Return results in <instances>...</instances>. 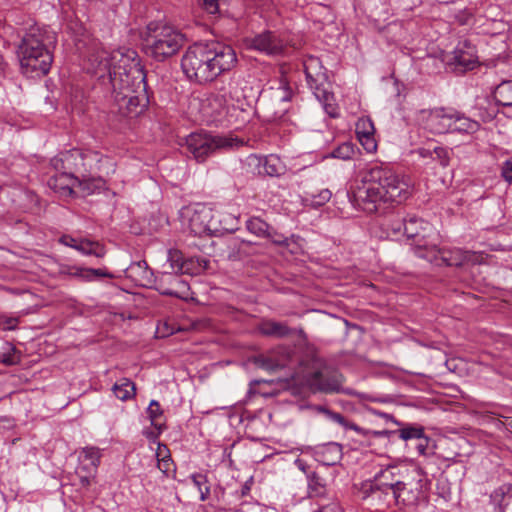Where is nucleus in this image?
Instances as JSON below:
<instances>
[{"label":"nucleus","instance_id":"nucleus-1","mask_svg":"<svg viewBox=\"0 0 512 512\" xmlns=\"http://www.w3.org/2000/svg\"><path fill=\"white\" fill-rule=\"evenodd\" d=\"M135 55L134 51L109 53L102 47H94L87 55L85 66L98 78L107 77L118 111L130 117L139 115L148 105L145 76L135 63Z\"/></svg>","mask_w":512,"mask_h":512},{"label":"nucleus","instance_id":"nucleus-2","mask_svg":"<svg viewBox=\"0 0 512 512\" xmlns=\"http://www.w3.org/2000/svg\"><path fill=\"white\" fill-rule=\"evenodd\" d=\"M410 194V184L404 176L389 167L374 165L365 172L361 185L348 197L358 209L375 213L381 203L400 204Z\"/></svg>","mask_w":512,"mask_h":512},{"label":"nucleus","instance_id":"nucleus-3","mask_svg":"<svg viewBox=\"0 0 512 512\" xmlns=\"http://www.w3.org/2000/svg\"><path fill=\"white\" fill-rule=\"evenodd\" d=\"M237 63L236 52L230 45L212 41L189 46L182 56L181 69L190 81L207 84L233 70Z\"/></svg>","mask_w":512,"mask_h":512},{"label":"nucleus","instance_id":"nucleus-4","mask_svg":"<svg viewBox=\"0 0 512 512\" xmlns=\"http://www.w3.org/2000/svg\"><path fill=\"white\" fill-rule=\"evenodd\" d=\"M53 41L54 36L38 26L31 27L25 33L17 48L20 67L24 74L39 77L49 72L53 62L49 45Z\"/></svg>","mask_w":512,"mask_h":512},{"label":"nucleus","instance_id":"nucleus-5","mask_svg":"<svg viewBox=\"0 0 512 512\" xmlns=\"http://www.w3.org/2000/svg\"><path fill=\"white\" fill-rule=\"evenodd\" d=\"M147 28L145 52L156 61L172 57L185 43V36L172 26L151 23Z\"/></svg>","mask_w":512,"mask_h":512},{"label":"nucleus","instance_id":"nucleus-6","mask_svg":"<svg viewBox=\"0 0 512 512\" xmlns=\"http://www.w3.org/2000/svg\"><path fill=\"white\" fill-rule=\"evenodd\" d=\"M108 160L96 151L72 149L59 153L51 159V165L56 172H65L72 177H85L99 169L98 164Z\"/></svg>","mask_w":512,"mask_h":512},{"label":"nucleus","instance_id":"nucleus-7","mask_svg":"<svg viewBox=\"0 0 512 512\" xmlns=\"http://www.w3.org/2000/svg\"><path fill=\"white\" fill-rule=\"evenodd\" d=\"M303 65L309 88L323 105L325 112L332 118L337 117L339 115L338 106L334 102L333 93L329 91L330 84L320 59L308 56Z\"/></svg>","mask_w":512,"mask_h":512},{"label":"nucleus","instance_id":"nucleus-8","mask_svg":"<svg viewBox=\"0 0 512 512\" xmlns=\"http://www.w3.org/2000/svg\"><path fill=\"white\" fill-rule=\"evenodd\" d=\"M302 378L311 390L324 393L338 392L342 383V375L317 357L304 364Z\"/></svg>","mask_w":512,"mask_h":512},{"label":"nucleus","instance_id":"nucleus-9","mask_svg":"<svg viewBox=\"0 0 512 512\" xmlns=\"http://www.w3.org/2000/svg\"><path fill=\"white\" fill-rule=\"evenodd\" d=\"M241 144L236 138L192 133L186 139L187 150L198 162H203L217 150H227Z\"/></svg>","mask_w":512,"mask_h":512},{"label":"nucleus","instance_id":"nucleus-10","mask_svg":"<svg viewBox=\"0 0 512 512\" xmlns=\"http://www.w3.org/2000/svg\"><path fill=\"white\" fill-rule=\"evenodd\" d=\"M420 258L426 259L436 265H446L451 267H462L466 264H480L484 257L480 252L462 250L460 248H438L435 244L431 245L428 252L420 251Z\"/></svg>","mask_w":512,"mask_h":512},{"label":"nucleus","instance_id":"nucleus-11","mask_svg":"<svg viewBox=\"0 0 512 512\" xmlns=\"http://www.w3.org/2000/svg\"><path fill=\"white\" fill-rule=\"evenodd\" d=\"M359 497L365 501L374 512H387L397 507L395 490L383 488L381 485L371 480L361 483Z\"/></svg>","mask_w":512,"mask_h":512},{"label":"nucleus","instance_id":"nucleus-12","mask_svg":"<svg viewBox=\"0 0 512 512\" xmlns=\"http://www.w3.org/2000/svg\"><path fill=\"white\" fill-rule=\"evenodd\" d=\"M182 224L195 236L210 235L217 230L212 224V212L202 205L186 206L180 210Z\"/></svg>","mask_w":512,"mask_h":512},{"label":"nucleus","instance_id":"nucleus-13","mask_svg":"<svg viewBox=\"0 0 512 512\" xmlns=\"http://www.w3.org/2000/svg\"><path fill=\"white\" fill-rule=\"evenodd\" d=\"M403 232L409 239L414 240L413 249L416 256L421 252H428L431 243L427 238L434 232L433 226L423 219L411 215L403 219Z\"/></svg>","mask_w":512,"mask_h":512},{"label":"nucleus","instance_id":"nucleus-14","mask_svg":"<svg viewBox=\"0 0 512 512\" xmlns=\"http://www.w3.org/2000/svg\"><path fill=\"white\" fill-rule=\"evenodd\" d=\"M153 287L161 295L172 296L182 300H188L191 297L189 284L182 280L177 273H161L155 278Z\"/></svg>","mask_w":512,"mask_h":512},{"label":"nucleus","instance_id":"nucleus-15","mask_svg":"<svg viewBox=\"0 0 512 512\" xmlns=\"http://www.w3.org/2000/svg\"><path fill=\"white\" fill-rule=\"evenodd\" d=\"M421 114L425 129L431 133L445 134L451 132L453 109L441 107L422 111Z\"/></svg>","mask_w":512,"mask_h":512},{"label":"nucleus","instance_id":"nucleus-16","mask_svg":"<svg viewBox=\"0 0 512 512\" xmlns=\"http://www.w3.org/2000/svg\"><path fill=\"white\" fill-rule=\"evenodd\" d=\"M250 46L267 55H279L285 50V42L280 36L271 31H265L256 35L252 40Z\"/></svg>","mask_w":512,"mask_h":512},{"label":"nucleus","instance_id":"nucleus-17","mask_svg":"<svg viewBox=\"0 0 512 512\" xmlns=\"http://www.w3.org/2000/svg\"><path fill=\"white\" fill-rule=\"evenodd\" d=\"M407 474V469H403L398 465H387L378 471L371 481L381 485L383 488L395 490Z\"/></svg>","mask_w":512,"mask_h":512},{"label":"nucleus","instance_id":"nucleus-18","mask_svg":"<svg viewBox=\"0 0 512 512\" xmlns=\"http://www.w3.org/2000/svg\"><path fill=\"white\" fill-rule=\"evenodd\" d=\"M375 128L371 119L369 118H361L356 123V135L363 146V148L369 152L373 153L377 149V143L374 137Z\"/></svg>","mask_w":512,"mask_h":512},{"label":"nucleus","instance_id":"nucleus-19","mask_svg":"<svg viewBox=\"0 0 512 512\" xmlns=\"http://www.w3.org/2000/svg\"><path fill=\"white\" fill-rule=\"evenodd\" d=\"M420 489L410 481L408 474L401 481V484L395 489V498H397V506L414 505L419 499Z\"/></svg>","mask_w":512,"mask_h":512},{"label":"nucleus","instance_id":"nucleus-20","mask_svg":"<svg viewBox=\"0 0 512 512\" xmlns=\"http://www.w3.org/2000/svg\"><path fill=\"white\" fill-rule=\"evenodd\" d=\"M453 60L463 70H472L478 63L475 47L464 41L453 52Z\"/></svg>","mask_w":512,"mask_h":512},{"label":"nucleus","instance_id":"nucleus-21","mask_svg":"<svg viewBox=\"0 0 512 512\" xmlns=\"http://www.w3.org/2000/svg\"><path fill=\"white\" fill-rule=\"evenodd\" d=\"M245 87L246 81L244 78L240 75H233L230 77L228 84L223 86L220 90L230 102H235L237 106L240 107L243 100L246 98Z\"/></svg>","mask_w":512,"mask_h":512},{"label":"nucleus","instance_id":"nucleus-22","mask_svg":"<svg viewBox=\"0 0 512 512\" xmlns=\"http://www.w3.org/2000/svg\"><path fill=\"white\" fill-rule=\"evenodd\" d=\"M259 331L261 334L269 337L284 338L291 336L295 333L303 335V329H293L288 327L283 322H277L274 320H265L259 325Z\"/></svg>","mask_w":512,"mask_h":512},{"label":"nucleus","instance_id":"nucleus-23","mask_svg":"<svg viewBox=\"0 0 512 512\" xmlns=\"http://www.w3.org/2000/svg\"><path fill=\"white\" fill-rule=\"evenodd\" d=\"M77 178L65 172H57L48 180V186L61 196H71L74 194Z\"/></svg>","mask_w":512,"mask_h":512},{"label":"nucleus","instance_id":"nucleus-24","mask_svg":"<svg viewBox=\"0 0 512 512\" xmlns=\"http://www.w3.org/2000/svg\"><path fill=\"white\" fill-rule=\"evenodd\" d=\"M317 460L325 466H333L342 458V446L335 442L324 444L315 452Z\"/></svg>","mask_w":512,"mask_h":512},{"label":"nucleus","instance_id":"nucleus-25","mask_svg":"<svg viewBox=\"0 0 512 512\" xmlns=\"http://www.w3.org/2000/svg\"><path fill=\"white\" fill-rule=\"evenodd\" d=\"M452 118L453 121L450 133L472 135L478 132L481 128V124L478 121L473 120L456 110H453Z\"/></svg>","mask_w":512,"mask_h":512},{"label":"nucleus","instance_id":"nucleus-26","mask_svg":"<svg viewBox=\"0 0 512 512\" xmlns=\"http://www.w3.org/2000/svg\"><path fill=\"white\" fill-rule=\"evenodd\" d=\"M249 160L257 165L258 167H262L259 170V173H263L268 176H280L283 173L284 167L277 156L270 155L264 158L252 155L249 157Z\"/></svg>","mask_w":512,"mask_h":512},{"label":"nucleus","instance_id":"nucleus-27","mask_svg":"<svg viewBox=\"0 0 512 512\" xmlns=\"http://www.w3.org/2000/svg\"><path fill=\"white\" fill-rule=\"evenodd\" d=\"M230 101L221 90L211 93L206 98V106L211 110V116L221 117L227 113Z\"/></svg>","mask_w":512,"mask_h":512},{"label":"nucleus","instance_id":"nucleus-28","mask_svg":"<svg viewBox=\"0 0 512 512\" xmlns=\"http://www.w3.org/2000/svg\"><path fill=\"white\" fill-rule=\"evenodd\" d=\"M95 171L89 176L78 177L76 187L83 196L91 195L105 186V181L101 176H94Z\"/></svg>","mask_w":512,"mask_h":512},{"label":"nucleus","instance_id":"nucleus-29","mask_svg":"<svg viewBox=\"0 0 512 512\" xmlns=\"http://www.w3.org/2000/svg\"><path fill=\"white\" fill-rule=\"evenodd\" d=\"M80 467L84 471L96 470L100 463V450L96 447L83 448L79 455Z\"/></svg>","mask_w":512,"mask_h":512},{"label":"nucleus","instance_id":"nucleus-30","mask_svg":"<svg viewBox=\"0 0 512 512\" xmlns=\"http://www.w3.org/2000/svg\"><path fill=\"white\" fill-rule=\"evenodd\" d=\"M317 411L324 414L331 421L341 425L345 429L354 430L358 433H362V428L353 422H349L342 414L334 412L324 406H318Z\"/></svg>","mask_w":512,"mask_h":512},{"label":"nucleus","instance_id":"nucleus-31","mask_svg":"<svg viewBox=\"0 0 512 512\" xmlns=\"http://www.w3.org/2000/svg\"><path fill=\"white\" fill-rule=\"evenodd\" d=\"M77 251L84 255H93L97 258H103L106 255V249L99 242L80 238Z\"/></svg>","mask_w":512,"mask_h":512},{"label":"nucleus","instance_id":"nucleus-32","mask_svg":"<svg viewBox=\"0 0 512 512\" xmlns=\"http://www.w3.org/2000/svg\"><path fill=\"white\" fill-rule=\"evenodd\" d=\"M112 391L118 399L126 401L135 395V384L128 378H122L113 385Z\"/></svg>","mask_w":512,"mask_h":512},{"label":"nucleus","instance_id":"nucleus-33","mask_svg":"<svg viewBox=\"0 0 512 512\" xmlns=\"http://www.w3.org/2000/svg\"><path fill=\"white\" fill-rule=\"evenodd\" d=\"M511 489L510 484H503L491 493L490 499L495 506V512H504L505 499L510 498Z\"/></svg>","mask_w":512,"mask_h":512},{"label":"nucleus","instance_id":"nucleus-34","mask_svg":"<svg viewBox=\"0 0 512 512\" xmlns=\"http://www.w3.org/2000/svg\"><path fill=\"white\" fill-rule=\"evenodd\" d=\"M308 493L311 498H321L326 494V487L322 479L315 471H311L307 475Z\"/></svg>","mask_w":512,"mask_h":512},{"label":"nucleus","instance_id":"nucleus-35","mask_svg":"<svg viewBox=\"0 0 512 512\" xmlns=\"http://www.w3.org/2000/svg\"><path fill=\"white\" fill-rule=\"evenodd\" d=\"M395 434L404 441L416 440L424 434V428L420 425H405L395 431Z\"/></svg>","mask_w":512,"mask_h":512},{"label":"nucleus","instance_id":"nucleus-36","mask_svg":"<svg viewBox=\"0 0 512 512\" xmlns=\"http://www.w3.org/2000/svg\"><path fill=\"white\" fill-rule=\"evenodd\" d=\"M497 102L504 107H512V81L501 83L496 89Z\"/></svg>","mask_w":512,"mask_h":512},{"label":"nucleus","instance_id":"nucleus-37","mask_svg":"<svg viewBox=\"0 0 512 512\" xmlns=\"http://www.w3.org/2000/svg\"><path fill=\"white\" fill-rule=\"evenodd\" d=\"M246 228L250 233L258 237H265L268 234L270 226L259 217H251L246 222Z\"/></svg>","mask_w":512,"mask_h":512},{"label":"nucleus","instance_id":"nucleus-38","mask_svg":"<svg viewBox=\"0 0 512 512\" xmlns=\"http://www.w3.org/2000/svg\"><path fill=\"white\" fill-rule=\"evenodd\" d=\"M21 361L20 352L12 344L7 343L0 353V362L6 366L16 365Z\"/></svg>","mask_w":512,"mask_h":512},{"label":"nucleus","instance_id":"nucleus-39","mask_svg":"<svg viewBox=\"0 0 512 512\" xmlns=\"http://www.w3.org/2000/svg\"><path fill=\"white\" fill-rule=\"evenodd\" d=\"M332 197V193L329 189H322L317 194L306 193L304 200L309 202L313 207H321L325 205Z\"/></svg>","mask_w":512,"mask_h":512},{"label":"nucleus","instance_id":"nucleus-40","mask_svg":"<svg viewBox=\"0 0 512 512\" xmlns=\"http://www.w3.org/2000/svg\"><path fill=\"white\" fill-rule=\"evenodd\" d=\"M148 417L151 421V424L155 427L156 430L162 432L163 425L158 422V419L162 416L163 410L160 407V404L156 400H152L147 409Z\"/></svg>","mask_w":512,"mask_h":512},{"label":"nucleus","instance_id":"nucleus-41","mask_svg":"<svg viewBox=\"0 0 512 512\" xmlns=\"http://www.w3.org/2000/svg\"><path fill=\"white\" fill-rule=\"evenodd\" d=\"M191 478L194 485L198 488L200 492V500L205 501L210 494V488L207 485V476L203 474H193Z\"/></svg>","mask_w":512,"mask_h":512},{"label":"nucleus","instance_id":"nucleus-42","mask_svg":"<svg viewBox=\"0 0 512 512\" xmlns=\"http://www.w3.org/2000/svg\"><path fill=\"white\" fill-rule=\"evenodd\" d=\"M185 258L181 251L177 249H170L168 251V262L171 267L170 273H177L179 274V267L184 264Z\"/></svg>","mask_w":512,"mask_h":512},{"label":"nucleus","instance_id":"nucleus-43","mask_svg":"<svg viewBox=\"0 0 512 512\" xmlns=\"http://www.w3.org/2000/svg\"><path fill=\"white\" fill-rule=\"evenodd\" d=\"M354 153L355 151L353 144L345 142L333 150L332 157L342 160H349L353 157Z\"/></svg>","mask_w":512,"mask_h":512},{"label":"nucleus","instance_id":"nucleus-44","mask_svg":"<svg viewBox=\"0 0 512 512\" xmlns=\"http://www.w3.org/2000/svg\"><path fill=\"white\" fill-rule=\"evenodd\" d=\"M30 310L21 311L18 316H2L0 317V329L15 330L19 324L20 317L31 313Z\"/></svg>","mask_w":512,"mask_h":512},{"label":"nucleus","instance_id":"nucleus-45","mask_svg":"<svg viewBox=\"0 0 512 512\" xmlns=\"http://www.w3.org/2000/svg\"><path fill=\"white\" fill-rule=\"evenodd\" d=\"M229 0H199L201 7L209 14L220 13L221 7L226 5Z\"/></svg>","mask_w":512,"mask_h":512},{"label":"nucleus","instance_id":"nucleus-46","mask_svg":"<svg viewBox=\"0 0 512 512\" xmlns=\"http://www.w3.org/2000/svg\"><path fill=\"white\" fill-rule=\"evenodd\" d=\"M83 279L87 281H92L97 277H106V278H113L114 275L109 272L107 269L102 268H83Z\"/></svg>","mask_w":512,"mask_h":512},{"label":"nucleus","instance_id":"nucleus-47","mask_svg":"<svg viewBox=\"0 0 512 512\" xmlns=\"http://www.w3.org/2000/svg\"><path fill=\"white\" fill-rule=\"evenodd\" d=\"M256 362L261 368L266 369L268 371H276L278 369L284 368L286 365L284 362L274 360L271 357H261L257 359Z\"/></svg>","mask_w":512,"mask_h":512},{"label":"nucleus","instance_id":"nucleus-48","mask_svg":"<svg viewBox=\"0 0 512 512\" xmlns=\"http://www.w3.org/2000/svg\"><path fill=\"white\" fill-rule=\"evenodd\" d=\"M434 158L433 161L439 162L440 165L443 167L448 166L450 161L449 151L447 148L441 147V146H435L433 147Z\"/></svg>","mask_w":512,"mask_h":512},{"label":"nucleus","instance_id":"nucleus-49","mask_svg":"<svg viewBox=\"0 0 512 512\" xmlns=\"http://www.w3.org/2000/svg\"><path fill=\"white\" fill-rule=\"evenodd\" d=\"M83 268L77 266H69V265H60L58 274L59 275H67L73 277H79L83 279Z\"/></svg>","mask_w":512,"mask_h":512},{"label":"nucleus","instance_id":"nucleus-50","mask_svg":"<svg viewBox=\"0 0 512 512\" xmlns=\"http://www.w3.org/2000/svg\"><path fill=\"white\" fill-rule=\"evenodd\" d=\"M265 238H269L272 241V243L279 245V246H288L289 242H290L289 238L274 231L271 227L268 230V234L265 236Z\"/></svg>","mask_w":512,"mask_h":512},{"label":"nucleus","instance_id":"nucleus-51","mask_svg":"<svg viewBox=\"0 0 512 512\" xmlns=\"http://www.w3.org/2000/svg\"><path fill=\"white\" fill-rule=\"evenodd\" d=\"M198 269V264L193 258L186 259L184 264L179 267V274H194Z\"/></svg>","mask_w":512,"mask_h":512},{"label":"nucleus","instance_id":"nucleus-52","mask_svg":"<svg viewBox=\"0 0 512 512\" xmlns=\"http://www.w3.org/2000/svg\"><path fill=\"white\" fill-rule=\"evenodd\" d=\"M431 439L425 433L418 439L416 449L420 455L426 456L429 454V444Z\"/></svg>","mask_w":512,"mask_h":512},{"label":"nucleus","instance_id":"nucleus-53","mask_svg":"<svg viewBox=\"0 0 512 512\" xmlns=\"http://www.w3.org/2000/svg\"><path fill=\"white\" fill-rule=\"evenodd\" d=\"M314 512H342V510L335 500L330 499L328 503L319 504V508Z\"/></svg>","mask_w":512,"mask_h":512},{"label":"nucleus","instance_id":"nucleus-54","mask_svg":"<svg viewBox=\"0 0 512 512\" xmlns=\"http://www.w3.org/2000/svg\"><path fill=\"white\" fill-rule=\"evenodd\" d=\"M501 174L507 182L512 183V158L503 163Z\"/></svg>","mask_w":512,"mask_h":512},{"label":"nucleus","instance_id":"nucleus-55","mask_svg":"<svg viewBox=\"0 0 512 512\" xmlns=\"http://www.w3.org/2000/svg\"><path fill=\"white\" fill-rule=\"evenodd\" d=\"M59 242L65 246L77 250L80 239L73 238L72 236L69 235H63L62 237H60Z\"/></svg>","mask_w":512,"mask_h":512},{"label":"nucleus","instance_id":"nucleus-56","mask_svg":"<svg viewBox=\"0 0 512 512\" xmlns=\"http://www.w3.org/2000/svg\"><path fill=\"white\" fill-rule=\"evenodd\" d=\"M172 460L170 458L166 459L165 456L160 460L158 459V468L164 473L168 474L170 471V467L172 465Z\"/></svg>","mask_w":512,"mask_h":512},{"label":"nucleus","instance_id":"nucleus-57","mask_svg":"<svg viewBox=\"0 0 512 512\" xmlns=\"http://www.w3.org/2000/svg\"><path fill=\"white\" fill-rule=\"evenodd\" d=\"M432 151H433V148H430V147H421V148L417 149V153L422 158L433 159L434 158V153Z\"/></svg>","mask_w":512,"mask_h":512},{"label":"nucleus","instance_id":"nucleus-58","mask_svg":"<svg viewBox=\"0 0 512 512\" xmlns=\"http://www.w3.org/2000/svg\"><path fill=\"white\" fill-rule=\"evenodd\" d=\"M295 465L301 470L303 471L304 473H306L308 475V473L310 471H307L308 469V466L307 464L302 460V459H296L295 461Z\"/></svg>","mask_w":512,"mask_h":512},{"label":"nucleus","instance_id":"nucleus-59","mask_svg":"<svg viewBox=\"0 0 512 512\" xmlns=\"http://www.w3.org/2000/svg\"><path fill=\"white\" fill-rule=\"evenodd\" d=\"M403 225V220H397L395 221L394 223H392L391 225V229L394 231V232H400L401 231V226Z\"/></svg>","mask_w":512,"mask_h":512},{"label":"nucleus","instance_id":"nucleus-60","mask_svg":"<svg viewBox=\"0 0 512 512\" xmlns=\"http://www.w3.org/2000/svg\"><path fill=\"white\" fill-rule=\"evenodd\" d=\"M80 484L82 487H88L90 485V478L89 476H81L80 477Z\"/></svg>","mask_w":512,"mask_h":512},{"label":"nucleus","instance_id":"nucleus-61","mask_svg":"<svg viewBox=\"0 0 512 512\" xmlns=\"http://www.w3.org/2000/svg\"><path fill=\"white\" fill-rule=\"evenodd\" d=\"M161 432H159V430H157V432H153V431H150V432H145V435L148 439L150 440H155L158 435L160 434Z\"/></svg>","mask_w":512,"mask_h":512},{"label":"nucleus","instance_id":"nucleus-62","mask_svg":"<svg viewBox=\"0 0 512 512\" xmlns=\"http://www.w3.org/2000/svg\"><path fill=\"white\" fill-rule=\"evenodd\" d=\"M373 434L375 436H384V435H389V434H395V431H388V430L374 431Z\"/></svg>","mask_w":512,"mask_h":512},{"label":"nucleus","instance_id":"nucleus-63","mask_svg":"<svg viewBox=\"0 0 512 512\" xmlns=\"http://www.w3.org/2000/svg\"><path fill=\"white\" fill-rule=\"evenodd\" d=\"M162 448H163L164 450H166V446H165V445H161V444H159V446H158V451H157V454H156V455H157V457H160V456L162 455Z\"/></svg>","mask_w":512,"mask_h":512},{"label":"nucleus","instance_id":"nucleus-64","mask_svg":"<svg viewBox=\"0 0 512 512\" xmlns=\"http://www.w3.org/2000/svg\"><path fill=\"white\" fill-rule=\"evenodd\" d=\"M137 264H138L139 267H143V266L147 267L146 261H139Z\"/></svg>","mask_w":512,"mask_h":512}]
</instances>
